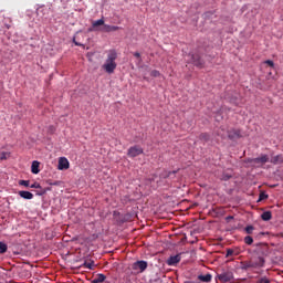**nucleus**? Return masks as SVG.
Listing matches in <instances>:
<instances>
[{
  "label": "nucleus",
  "mask_w": 283,
  "mask_h": 283,
  "mask_svg": "<svg viewBox=\"0 0 283 283\" xmlns=\"http://www.w3.org/2000/svg\"><path fill=\"white\" fill-rule=\"evenodd\" d=\"M116 59H118V53L116 52V50H109L107 52L106 60L102 65V69L106 72V74H114L116 67H118Z\"/></svg>",
  "instance_id": "obj_1"
},
{
  "label": "nucleus",
  "mask_w": 283,
  "mask_h": 283,
  "mask_svg": "<svg viewBox=\"0 0 283 283\" xmlns=\"http://www.w3.org/2000/svg\"><path fill=\"white\" fill-rule=\"evenodd\" d=\"M148 266L149 263H147V261H136L132 264V271H134L135 274L145 273Z\"/></svg>",
  "instance_id": "obj_2"
},
{
  "label": "nucleus",
  "mask_w": 283,
  "mask_h": 283,
  "mask_svg": "<svg viewBox=\"0 0 283 283\" xmlns=\"http://www.w3.org/2000/svg\"><path fill=\"white\" fill-rule=\"evenodd\" d=\"M144 150L140 146H132L128 148L127 156L128 158H136L137 156L143 155Z\"/></svg>",
  "instance_id": "obj_3"
},
{
  "label": "nucleus",
  "mask_w": 283,
  "mask_h": 283,
  "mask_svg": "<svg viewBox=\"0 0 283 283\" xmlns=\"http://www.w3.org/2000/svg\"><path fill=\"white\" fill-rule=\"evenodd\" d=\"M251 262H252L253 269H262L266 261L264 260V256H253L251 259Z\"/></svg>",
  "instance_id": "obj_4"
},
{
  "label": "nucleus",
  "mask_w": 283,
  "mask_h": 283,
  "mask_svg": "<svg viewBox=\"0 0 283 283\" xmlns=\"http://www.w3.org/2000/svg\"><path fill=\"white\" fill-rule=\"evenodd\" d=\"M181 255L182 253L169 256L166 264H168V266H176V264H179L180 260H182Z\"/></svg>",
  "instance_id": "obj_5"
},
{
  "label": "nucleus",
  "mask_w": 283,
  "mask_h": 283,
  "mask_svg": "<svg viewBox=\"0 0 283 283\" xmlns=\"http://www.w3.org/2000/svg\"><path fill=\"white\" fill-rule=\"evenodd\" d=\"M217 277L222 283H229L233 280V272H222L221 274H218Z\"/></svg>",
  "instance_id": "obj_6"
},
{
  "label": "nucleus",
  "mask_w": 283,
  "mask_h": 283,
  "mask_svg": "<svg viewBox=\"0 0 283 283\" xmlns=\"http://www.w3.org/2000/svg\"><path fill=\"white\" fill-rule=\"evenodd\" d=\"M57 169L60 171H64L65 169H70V160L65 157L59 158Z\"/></svg>",
  "instance_id": "obj_7"
},
{
  "label": "nucleus",
  "mask_w": 283,
  "mask_h": 283,
  "mask_svg": "<svg viewBox=\"0 0 283 283\" xmlns=\"http://www.w3.org/2000/svg\"><path fill=\"white\" fill-rule=\"evenodd\" d=\"M228 138H230V140H238V138H242V134L240 129L232 128L228 130Z\"/></svg>",
  "instance_id": "obj_8"
},
{
  "label": "nucleus",
  "mask_w": 283,
  "mask_h": 283,
  "mask_svg": "<svg viewBox=\"0 0 283 283\" xmlns=\"http://www.w3.org/2000/svg\"><path fill=\"white\" fill-rule=\"evenodd\" d=\"M250 163H253L254 165H266V163H269V155H261V157L251 159Z\"/></svg>",
  "instance_id": "obj_9"
},
{
  "label": "nucleus",
  "mask_w": 283,
  "mask_h": 283,
  "mask_svg": "<svg viewBox=\"0 0 283 283\" xmlns=\"http://www.w3.org/2000/svg\"><path fill=\"white\" fill-rule=\"evenodd\" d=\"M191 60L193 65H196V67H200V69L205 67V62L202 61V59H200L199 54H192Z\"/></svg>",
  "instance_id": "obj_10"
},
{
  "label": "nucleus",
  "mask_w": 283,
  "mask_h": 283,
  "mask_svg": "<svg viewBox=\"0 0 283 283\" xmlns=\"http://www.w3.org/2000/svg\"><path fill=\"white\" fill-rule=\"evenodd\" d=\"M20 198H23L24 200H32L34 198V195L30 191L21 190L19 191Z\"/></svg>",
  "instance_id": "obj_11"
},
{
  "label": "nucleus",
  "mask_w": 283,
  "mask_h": 283,
  "mask_svg": "<svg viewBox=\"0 0 283 283\" xmlns=\"http://www.w3.org/2000/svg\"><path fill=\"white\" fill-rule=\"evenodd\" d=\"M103 32H116L120 30V27L104 24Z\"/></svg>",
  "instance_id": "obj_12"
},
{
  "label": "nucleus",
  "mask_w": 283,
  "mask_h": 283,
  "mask_svg": "<svg viewBox=\"0 0 283 283\" xmlns=\"http://www.w3.org/2000/svg\"><path fill=\"white\" fill-rule=\"evenodd\" d=\"M270 163H272V165H282L283 155H276V156L272 157Z\"/></svg>",
  "instance_id": "obj_13"
},
{
  "label": "nucleus",
  "mask_w": 283,
  "mask_h": 283,
  "mask_svg": "<svg viewBox=\"0 0 283 283\" xmlns=\"http://www.w3.org/2000/svg\"><path fill=\"white\" fill-rule=\"evenodd\" d=\"M273 218V213L271 211H264L261 214V219L263 220V222H269V220H271Z\"/></svg>",
  "instance_id": "obj_14"
},
{
  "label": "nucleus",
  "mask_w": 283,
  "mask_h": 283,
  "mask_svg": "<svg viewBox=\"0 0 283 283\" xmlns=\"http://www.w3.org/2000/svg\"><path fill=\"white\" fill-rule=\"evenodd\" d=\"M241 269L242 271H249V269H253V263L252 261H244V262H241Z\"/></svg>",
  "instance_id": "obj_15"
},
{
  "label": "nucleus",
  "mask_w": 283,
  "mask_h": 283,
  "mask_svg": "<svg viewBox=\"0 0 283 283\" xmlns=\"http://www.w3.org/2000/svg\"><path fill=\"white\" fill-rule=\"evenodd\" d=\"M107 280V276L105 274H96L95 277L93 279V283H103Z\"/></svg>",
  "instance_id": "obj_16"
},
{
  "label": "nucleus",
  "mask_w": 283,
  "mask_h": 283,
  "mask_svg": "<svg viewBox=\"0 0 283 283\" xmlns=\"http://www.w3.org/2000/svg\"><path fill=\"white\" fill-rule=\"evenodd\" d=\"M40 163L39 161H36V160H34L33 163H32V165H31V171H32V174H39V171H41L40 169H39V167H40Z\"/></svg>",
  "instance_id": "obj_17"
},
{
  "label": "nucleus",
  "mask_w": 283,
  "mask_h": 283,
  "mask_svg": "<svg viewBox=\"0 0 283 283\" xmlns=\"http://www.w3.org/2000/svg\"><path fill=\"white\" fill-rule=\"evenodd\" d=\"M220 180H231V178H233V174L229 172V171H223L222 175L219 177Z\"/></svg>",
  "instance_id": "obj_18"
},
{
  "label": "nucleus",
  "mask_w": 283,
  "mask_h": 283,
  "mask_svg": "<svg viewBox=\"0 0 283 283\" xmlns=\"http://www.w3.org/2000/svg\"><path fill=\"white\" fill-rule=\"evenodd\" d=\"M211 279H212L211 274H206V275H199L198 276V280H200V282H206V283L211 282Z\"/></svg>",
  "instance_id": "obj_19"
},
{
  "label": "nucleus",
  "mask_w": 283,
  "mask_h": 283,
  "mask_svg": "<svg viewBox=\"0 0 283 283\" xmlns=\"http://www.w3.org/2000/svg\"><path fill=\"white\" fill-rule=\"evenodd\" d=\"M177 171H167L160 174V178H171V176H176Z\"/></svg>",
  "instance_id": "obj_20"
},
{
  "label": "nucleus",
  "mask_w": 283,
  "mask_h": 283,
  "mask_svg": "<svg viewBox=\"0 0 283 283\" xmlns=\"http://www.w3.org/2000/svg\"><path fill=\"white\" fill-rule=\"evenodd\" d=\"M101 25H103V28H105V20L99 19V20H96V21H94V22L92 23V27H93V28H98V27H101Z\"/></svg>",
  "instance_id": "obj_21"
},
{
  "label": "nucleus",
  "mask_w": 283,
  "mask_h": 283,
  "mask_svg": "<svg viewBox=\"0 0 283 283\" xmlns=\"http://www.w3.org/2000/svg\"><path fill=\"white\" fill-rule=\"evenodd\" d=\"M8 251V244H6L4 242H0V253H7Z\"/></svg>",
  "instance_id": "obj_22"
},
{
  "label": "nucleus",
  "mask_w": 283,
  "mask_h": 283,
  "mask_svg": "<svg viewBox=\"0 0 283 283\" xmlns=\"http://www.w3.org/2000/svg\"><path fill=\"white\" fill-rule=\"evenodd\" d=\"M254 230L255 228L253 226L245 227V233H248V235H251V233H253Z\"/></svg>",
  "instance_id": "obj_23"
},
{
  "label": "nucleus",
  "mask_w": 283,
  "mask_h": 283,
  "mask_svg": "<svg viewBox=\"0 0 283 283\" xmlns=\"http://www.w3.org/2000/svg\"><path fill=\"white\" fill-rule=\"evenodd\" d=\"M244 243L248 244V245L253 244V237H251V235L245 237L244 238Z\"/></svg>",
  "instance_id": "obj_24"
},
{
  "label": "nucleus",
  "mask_w": 283,
  "mask_h": 283,
  "mask_svg": "<svg viewBox=\"0 0 283 283\" xmlns=\"http://www.w3.org/2000/svg\"><path fill=\"white\" fill-rule=\"evenodd\" d=\"M269 198V195H266L265 192H261L259 195V202H262V200H266Z\"/></svg>",
  "instance_id": "obj_25"
},
{
  "label": "nucleus",
  "mask_w": 283,
  "mask_h": 283,
  "mask_svg": "<svg viewBox=\"0 0 283 283\" xmlns=\"http://www.w3.org/2000/svg\"><path fill=\"white\" fill-rule=\"evenodd\" d=\"M150 76H153L154 78H158V76H160V71L153 70V71L150 72Z\"/></svg>",
  "instance_id": "obj_26"
},
{
  "label": "nucleus",
  "mask_w": 283,
  "mask_h": 283,
  "mask_svg": "<svg viewBox=\"0 0 283 283\" xmlns=\"http://www.w3.org/2000/svg\"><path fill=\"white\" fill-rule=\"evenodd\" d=\"M84 266L86 269H90L91 271L94 269V261H91V262H85L84 263Z\"/></svg>",
  "instance_id": "obj_27"
},
{
  "label": "nucleus",
  "mask_w": 283,
  "mask_h": 283,
  "mask_svg": "<svg viewBox=\"0 0 283 283\" xmlns=\"http://www.w3.org/2000/svg\"><path fill=\"white\" fill-rule=\"evenodd\" d=\"M19 185H21L22 187H30V180H20Z\"/></svg>",
  "instance_id": "obj_28"
},
{
  "label": "nucleus",
  "mask_w": 283,
  "mask_h": 283,
  "mask_svg": "<svg viewBox=\"0 0 283 283\" xmlns=\"http://www.w3.org/2000/svg\"><path fill=\"white\" fill-rule=\"evenodd\" d=\"M31 189H41V184L34 182L33 185L30 186Z\"/></svg>",
  "instance_id": "obj_29"
},
{
  "label": "nucleus",
  "mask_w": 283,
  "mask_h": 283,
  "mask_svg": "<svg viewBox=\"0 0 283 283\" xmlns=\"http://www.w3.org/2000/svg\"><path fill=\"white\" fill-rule=\"evenodd\" d=\"M256 283H271V281L266 277H262L259 281H256Z\"/></svg>",
  "instance_id": "obj_30"
},
{
  "label": "nucleus",
  "mask_w": 283,
  "mask_h": 283,
  "mask_svg": "<svg viewBox=\"0 0 283 283\" xmlns=\"http://www.w3.org/2000/svg\"><path fill=\"white\" fill-rule=\"evenodd\" d=\"M264 63L266 65H269L270 67H275V63H273V61H271V60H266Z\"/></svg>",
  "instance_id": "obj_31"
},
{
  "label": "nucleus",
  "mask_w": 283,
  "mask_h": 283,
  "mask_svg": "<svg viewBox=\"0 0 283 283\" xmlns=\"http://www.w3.org/2000/svg\"><path fill=\"white\" fill-rule=\"evenodd\" d=\"M231 255H233V250L228 249V250H227L226 258H231Z\"/></svg>",
  "instance_id": "obj_32"
},
{
  "label": "nucleus",
  "mask_w": 283,
  "mask_h": 283,
  "mask_svg": "<svg viewBox=\"0 0 283 283\" xmlns=\"http://www.w3.org/2000/svg\"><path fill=\"white\" fill-rule=\"evenodd\" d=\"M0 160H6V153H2V154H1Z\"/></svg>",
  "instance_id": "obj_33"
},
{
  "label": "nucleus",
  "mask_w": 283,
  "mask_h": 283,
  "mask_svg": "<svg viewBox=\"0 0 283 283\" xmlns=\"http://www.w3.org/2000/svg\"><path fill=\"white\" fill-rule=\"evenodd\" d=\"M134 56H135L136 59H140V53L135 52V53H134Z\"/></svg>",
  "instance_id": "obj_34"
},
{
  "label": "nucleus",
  "mask_w": 283,
  "mask_h": 283,
  "mask_svg": "<svg viewBox=\"0 0 283 283\" xmlns=\"http://www.w3.org/2000/svg\"><path fill=\"white\" fill-rule=\"evenodd\" d=\"M227 222H229V220H233V216H229L226 218Z\"/></svg>",
  "instance_id": "obj_35"
},
{
  "label": "nucleus",
  "mask_w": 283,
  "mask_h": 283,
  "mask_svg": "<svg viewBox=\"0 0 283 283\" xmlns=\"http://www.w3.org/2000/svg\"><path fill=\"white\" fill-rule=\"evenodd\" d=\"M74 43H75V45H77V46H82L83 44H81V43H78V42H76V41H74Z\"/></svg>",
  "instance_id": "obj_36"
},
{
  "label": "nucleus",
  "mask_w": 283,
  "mask_h": 283,
  "mask_svg": "<svg viewBox=\"0 0 283 283\" xmlns=\"http://www.w3.org/2000/svg\"><path fill=\"white\" fill-rule=\"evenodd\" d=\"M54 129H55L54 126H50L51 132H54Z\"/></svg>",
  "instance_id": "obj_37"
}]
</instances>
